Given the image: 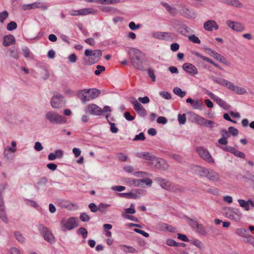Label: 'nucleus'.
Segmentation results:
<instances>
[{
    "mask_svg": "<svg viewBox=\"0 0 254 254\" xmlns=\"http://www.w3.org/2000/svg\"><path fill=\"white\" fill-rule=\"evenodd\" d=\"M128 55L130 63L134 67L141 71L146 70L145 63L146 58L143 53L138 49L131 48L128 51Z\"/></svg>",
    "mask_w": 254,
    "mask_h": 254,
    "instance_id": "nucleus-1",
    "label": "nucleus"
},
{
    "mask_svg": "<svg viewBox=\"0 0 254 254\" xmlns=\"http://www.w3.org/2000/svg\"><path fill=\"white\" fill-rule=\"evenodd\" d=\"M136 156L139 158L146 160L154 161L156 167L158 169L166 170L168 166L166 164L165 161L162 159L158 158L148 152H137Z\"/></svg>",
    "mask_w": 254,
    "mask_h": 254,
    "instance_id": "nucleus-2",
    "label": "nucleus"
},
{
    "mask_svg": "<svg viewBox=\"0 0 254 254\" xmlns=\"http://www.w3.org/2000/svg\"><path fill=\"white\" fill-rule=\"evenodd\" d=\"M212 79L216 83L226 87L229 90L234 91L238 94L242 95L246 93V90L244 88L236 86L232 82L224 78L213 77Z\"/></svg>",
    "mask_w": 254,
    "mask_h": 254,
    "instance_id": "nucleus-3",
    "label": "nucleus"
},
{
    "mask_svg": "<svg viewBox=\"0 0 254 254\" xmlns=\"http://www.w3.org/2000/svg\"><path fill=\"white\" fill-rule=\"evenodd\" d=\"M84 55L86 57H89V62L91 64L97 63L100 60L102 55V52L100 50L86 49L84 52Z\"/></svg>",
    "mask_w": 254,
    "mask_h": 254,
    "instance_id": "nucleus-4",
    "label": "nucleus"
},
{
    "mask_svg": "<svg viewBox=\"0 0 254 254\" xmlns=\"http://www.w3.org/2000/svg\"><path fill=\"white\" fill-rule=\"evenodd\" d=\"M45 118L53 124H61L66 122V119L64 117L60 115L54 111L48 112L46 114Z\"/></svg>",
    "mask_w": 254,
    "mask_h": 254,
    "instance_id": "nucleus-5",
    "label": "nucleus"
},
{
    "mask_svg": "<svg viewBox=\"0 0 254 254\" xmlns=\"http://www.w3.org/2000/svg\"><path fill=\"white\" fill-rule=\"evenodd\" d=\"M126 183L129 186L133 187H142L144 184L147 186H151L152 181L149 178L144 179H135L132 178L126 179Z\"/></svg>",
    "mask_w": 254,
    "mask_h": 254,
    "instance_id": "nucleus-6",
    "label": "nucleus"
},
{
    "mask_svg": "<svg viewBox=\"0 0 254 254\" xmlns=\"http://www.w3.org/2000/svg\"><path fill=\"white\" fill-rule=\"evenodd\" d=\"M38 229L45 240L51 244H53L55 242V239L52 233L47 227L40 224L38 226Z\"/></svg>",
    "mask_w": 254,
    "mask_h": 254,
    "instance_id": "nucleus-7",
    "label": "nucleus"
},
{
    "mask_svg": "<svg viewBox=\"0 0 254 254\" xmlns=\"http://www.w3.org/2000/svg\"><path fill=\"white\" fill-rule=\"evenodd\" d=\"M48 6L47 3L41 1H36L30 4H23L21 8L23 10H27L32 9L39 8L42 10H46L48 9Z\"/></svg>",
    "mask_w": 254,
    "mask_h": 254,
    "instance_id": "nucleus-8",
    "label": "nucleus"
},
{
    "mask_svg": "<svg viewBox=\"0 0 254 254\" xmlns=\"http://www.w3.org/2000/svg\"><path fill=\"white\" fill-rule=\"evenodd\" d=\"M130 102L133 104L134 110L141 117H145L147 114V111L142 105L133 97L129 98Z\"/></svg>",
    "mask_w": 254,
    "mask_h": 254,
    "instance_id": "nucleus-9",
    "label": "nucleus"
},
{
    "mask_svg": "<svg viewBox=\"0 0 254 254\" xmlns=\"http://www.w3.org/2000/svg\"><path fill=\"white\" fill-rule=\"evenodd\" d=\"M61 225L63 231L71 230L78 226L76 219L74 217L69 218L67 220H63L61 221Z\"/></svg>",
    "mask_w": 254,
    "mask_h": 254,
    "instance_id": "nucleus-10",
    "label": "nucleus"
},
{
    "mask_svg": "<svg viewBox=\"0 0 254 254\" xmlns=\"http://www.w3.org/2000/svg\"><path fill=\"white\" fill-rule=\"evenodd\" d=\"M196 151L200 157L204 160L211 163H213L214 162V159L206 148L202 147H198L196 148Z\"/></svg>",
    "mask_w": 254,
    "mask_h": 254,
    "instance_id": "nucleus-11",
    "label": "nucleus"
},
{
    "mask_svg": "<svg viewBox=\"0 0 254 254\" xmlns=\"http://www.w3.org/2000/svg\"><path fill=\"white\" fill-rule=\"evenodd\" d=\"M205 50L208 52L210 56L226 65H230V62L223 56L211 48H207Z\"/></svg>",
    "mask_w": 254,
    "mask_h": 254,
    "instance_id": "nucleus-12",
    "label": "nucleus"
},
{
    "mask_svg": "<svg viewBox=\"0 0 254 254\" xmlns=\"http://www.w3.org/2000/svg\"><path fill=\"white\" fill-rule=\"evenodd\" d=\"M64 97L62 95L57 94L54 96L51 100V104L53 108L59 109L64 104Z\"/></svg>",
    "mask_w": 254,
    "mask_h": 254,
    "instance_id": "nucleus-13",
    "label": "nucleus"
},
{
    "mask_svg": "<svg viewBox=\"0 0 254 254\" xmlns=\"http://www.w3.org/2000/svg\"><path fill=\"white\" fill-rule=\"evenodd\" d=\"M86 113L94 115H101L103 113V110L95 104L88 105L86 107Z\"/></svg>",
    "mask_w": 254,
    "mask_h": 254,
    "instance_id": "nucleus-14",
    "label": "nucleus"
},
{
    "mask_svg": "<svg viewBox=\"0 0 254 254\" xmlns=\"http://www.w3.org/2000/svg\"><path fill=\"white\" fill-rule=\"evenodd\" d=\"M195 120L196 123L200 126H205L206 127H210L211 128L212 127V125L214 124V123L210 120H208L206 119L201 116L198 115H196L195 117Z\"/></svg>",
    "mask_w": 254,
    "mask_h": 254,
    "instance_id": "nucleus-15",
    "label": "nucleus"
},
{
    "mask_svg": "<svg viewBox=\"0 0 254 254\" xmlns=\"http://www.w3.org/2000/svg\"><path fill=\"white\" fill-rule=\"evenodd\" d=\"M143 190L141 189H136L134 192H130L128 193H120L119 195L120 196L124 197L126 198L136 199L139 197Z\"/></svg>",
    "mask_w": 254,
    "mask_h": 254,
    "instance_id": "nucleus-16",
    "label": "nucleus"
},
{
    "mask_svg": "<svg viewBox=\"0 0 254 254\" xmlns=\"http://www.w3.org/2000/svg\"><path fill=\"white\" fill-rule=\"evenodd\" d=\"M182 67L185 71L190 74H197L198 73L197 68L191 64L186 63L183 64Z\"/></svg>",
    "mask_w": 254,
    "mask_h": 254,
    "instance_id": "nucleus-17",
    "label": "nucleus"
},
{
    "mask_svg": "<svg viewBox=\"0 0 254 254\" xmlns=\"http://www.w3.org/2000/svg\"><path fill=\"white\" fill-rule=\"evenodd\" d=\"M203 28L206 31H211L213 28L215 30H218L219 26L214 20H209L204 23Z\"/></svg>",
    "mask_w": 254,
    "mask_h": 254,
    "instance_id": "nucleus-18",
    "label": "nucleus"
},
{
    "mask_svg": "<svg viewBox=\"0 0 254 254\" xmlns=\"http://www.w3.org/2000/svg\"><path fill=\"white\" fill-rule=\"evenodd\" d=\"M155 181L163 189L169 190L171 189V183L169 181L160 177H157Z\"/></svg>",
    "mask_w": 254,
    "mask_h": 254,
    "instance_id": "nucleus-19",
    "label": "nucleus"
},
{
    "mask_svg": "<svg viewBox=\"0 0 254 254\" xmlns=\"http://www.w3.org/2000/svg\"><path fill=\"white\" fill-rule=\"evenodd\" d=\"M182 14L190 19H193L195 18L196 14V13L190 10L187 7H183L182 9Z\"/></svg>",
    "mask_w": 254,
    "mask_h": 254,
    "instance_id": "nucleus-20",
    "label": "nucleus"
},
{
    "mask_svg": "<svg viewBox=\"0 0 254 254\" xmlns=\"http://www.w3.org/2000/svg\"><path fill=\"white\" fill-rule=\"evenodd\" d=\"M186 102L188 103H190L194 109H200L203 106L201 101L198 100H192L190 98H188L186 100Z\"/></svg>",
    "mask_w": 254,
    "mask_h": 254,
    "instance_id": "nucleus-21",
    "label": "nucleus"
},
{
    "mask_svg": "<svg viewBox=\"0 0 254 254\" xmlns=\"http://www.w3.org/2000/svg\"><path fill=\"white\" fill-rule=\"evenodd\" d=\"M206 178L210 181L213 182H217L220 180L219 174L212 170H209V173H207Z\"/></svg>",
    "mask_w": 254,
    "mask_h": 254,
    "instance_id": "nucleus-22",
    "label": "nucleus"
},
{
    "mask_svg": "<svg viewBox=\"0 0 254 254\" xmlns=\"http://www.w3.org/2000/svg\"><path fill=\"white\" fill-rule=\"evenodd\" d=\"M194 55L195 56L202 59L203 61H205L211 64H213L216 67H217L221 70L223 69L222 68L219 64H218L216 63H215V62H214L211 59L202 56L199 53L195 52H194Z\"/></svg>",
    "mask_w": 254,
    "mask_h": 254,
    "instance_id": "nucleus-23",
    "label": "nucleus"
},
{
    "mask_svg": "<svg viewBox=\"0 0 254 254\" xmlns=\"http://www.w3.org/2000/svg\"><path fill=\"white\" fill-rule=\"evenodd\" d=\"M84 92L88 93L91 100L97 98L101 93V91L97 89H84Z\"/></svg>",
    "mask_w": 254,
    "mask_h": 254,
    "instance_id": "nucleus-24",
    "label": "nucleus"
},
{
    "mask_svg": "<svg viewBox=\"0 0 254 254\" xmlns=\"http://www.w3.org/2000/svg\"><path fill=\"white\" fill-rule=\"evenodd\" d=\"M15 42L14 37L12 35L5 36L3 37V45L7 47Z\"/></svg>",
    "mask_w": 254,
    "mask_h": 254,
    "instance_id": "nucleus-25",
    "label": "nucleus"
},
{
    "mask_svg": "<svg viewBox=\"0 0 254 254\" xmlns=\"http://www.w3.org/2000/svg\"><path fill=\"white\" fill-rule=\"evenodd\" d=\"M77 95L83 104H85L87 102L91 100L89 98V96L88 95V93L84 92V90L80 91Z\"/></svg>",
    "mask_w": 254,
    "mask_h": 254,
    "instance_id": "nucleus-26",
    "label": "nucleus"
},
{
    "mask_svg": "<svg viewBox=\"0 0 254 254\" xmlns=\"http://www.w3.org/2000/svg\"><path fill=\"white\" fill-rule=\"evenodd\" d=\"M79 15H86L89 14H95L97 13V11L92 8H86L79 9Z\"/></svg>",
    "mask_w": 254,
    "mask_h": 254,
    "instance_id": "nucleus-27",
    "label": "nucleus"
},
{
    "mask_svg": "<svg viewBox=\"0 0 254 254\" xmlns=\"http://www.w3.org/2000/svg\"><path fill=\"white\" fill-rule=\"evenodd\" d=\"M225 215L226 217L234 220L236 222V218L234 216V214L233 212V208L231 207H228L225 209Z\"/></svg>",
    "mask_w": 254,
    "mask_h": 254,
    "instance_id": "nucleus-28",
    "label": "nucleus"
},
{
    "mask_svg": "<svg viewBox=\"0 0 254 254\" xmlns=\"http://www.w3.org/2000/svg\"><path fill=\"white\" fill-rule=\"evenodd\" d=\"M214 101L225 110H227L230 108V106L229 105H228L226 102L218 96Z\"/></svg>",
    "mask_w": 254,
    "mask_h": 254,
    "instance_id": "nucleus-29",
    "label": "nucleus"
},
{
    "mask_svg": "<svg viewBox=\"0 0 254 254\" xmlns=\"http://www.w3.org/2000/svg\"><path fill=\"white\" fill-rule=\"evenodd\" d=\"M162 4L166 8V10L172 15H175L177 13V9L171 7L169 4L165 2H162Z\"/></svg>",
    "mask_w": 254,
    "mask_h": 254,
    "instance_id": "nucleus-30",
    "label": "nucleus"
},
{
    "mask_svg": "<svg viewBox=\"0 0 254 254\" xmlns=\"http://www.w3.org/2000/svg\"><path fill=\"white\" fill-rule=\"evenodd\" d=\"M241 207H243L245 210L249 211L250 210V206L249 205V200L246 201L244 199H239L238 200Z\"/></svg>",
    "mask_w": 254,
    "mask_h": 254,
    "instance_id": "nucleus-31",
    "label": "nucleus"
},
{
    "mask_svg": "<svg viewBox=\"0 0 254 254\" xmlns=\"http://www.w3.org/2000/svg\"><path fill=\"white\" fill-rule=\"evenodd\" d=\"M195 229L196 230V231L199 233V234L202 236L206 235V231L202 224H199Z\"/></svg>",
    "mask_w": 254,
    "mask_h": 254,
    "instance_id": "nucleus-32",
    "label": "nucleus"
},
{
    "mask_svg": "<svg viewBox=\"0 0 254 254\" xmlns=\"http://www.w3.org/2000/svg\"><path fill=\"white\" fill-rule=\"evenodd\" d=\"M197 172L199 176L206 178L207 173H209V169L206 168L199 167L198 168Z\"/></svg>",
    "mask_w": 254,
    "mask_h": 254,
    "instance_id": "nucleus-33",
    "label": "nucleus"
},
{
    "mask_svg": "<svg viewBox=\"0 0 254 254\" xmlns=\"http://www.w3.org/2000/svg\"><path fill=\"white\" fill-rule=\"evenodd\" d=\"M161 227L163 230H165L170 232H175L176 230V228L166 223H162L161 224Z\"/></svg>",
    "mask_w": 254,
    "mask_h": 254,
    "instance_id": "nucleus-34",
    "label": "nucleus"
},
{
    "mask_svg": "<svg viewBox=\"0 0 254 254\" xmlns=\"http://www.w3.org/2000/svg\"><path fill=\"white\" fill-rule=\"evenodd\" d=\"M173 92L176 95L181 98L184 97L186 95V92L185 91H183L179 87H175L173 89Z\"/></svg>",
    "mask_w": 254,
    "mask_h": 254,
    "instance_id": "nucleus-35",
    "label": "nucleus"
},
{
    "mask_svg": "<svg viewBox=\"0 0 254 254\" xmlns=\"http://www.w3.org/2000/svg\"><path fill=\"white\" fill-rule=\"evenodd\" d=\"M229 5L235 6L237 8H242L243 5L239 0H230Z\"/></svg>",
    "mask_w": 254,
    "mask_h": 254,
    "instance_id": "nucleus-36",
    "label": "nucleus"
},
{
    "mask_svg": "<svg viewBox=\"0 0 254 254\" xmlns=\"http://www.w3.org/2000/svg\"><path fill=\"white\" fill-rule=\"evenodd\" d=\"M233 212L236 218V222L240 221L242 216V214L241 211L239 209L233 208Z\"/></svg>",
    "mask_w": 254,
    "mask_h": 254,
    "instance_id": "nucleus-37",
    "label": "nucleus"
},
{
    "mask_svg": "<svg viewBox=\"0 0 254 254\" xmlns=\"http://www.w3.org/2000/svg\"><path fill=\"white\" fill-rule=\"evenodd\" d=\"M236 233L238 235L241 236L244 238H246L248 236L247 235V231L244 228H239L236 229Z\"/></svg>",
    "mask_w": 254,
    "mask_h": 254,
    "instance_id": "nucleus-38",
    "label": "nucleus"
},
{
    "mask_svg": "<svg viewBox=\"0 0 254 254\" xmlns=\"http://www.w3.org/2000/svg\"><path fill=\"white\" fill-rule=\"evenodd\" d=\"M8 17V12L7 10H4L0 13V22L3 23L5 19Z\"/></svg>",
    "mask_w": 254,
    "mask_h": 254,
    "instance_id": "nucleus-39",
    "label": "nucleus"
},
{
    "mask_svg": "<svg viewBox=\"0 0 254 254\" xmlns=\"http://www.w3.org/2000/svg\"><path fill=\"white\" fill-rule=\"evenodd\" d=\"M17 25L14 21H11L7 25V29L9 31H12L17 28Z\"/></svg>",
    "mask_w": 254,
    "mask_h": 254,
    "instance_id": "nucleus-40",
    "label": "nucleus"
},
{
    "mask_svg": "<svg viewBox=\"0 0 254 254\" xmlns=\"http://www.w3.org/2000/svg\"><path fill=\"white\" fill-rule=\"evenodd\" d=\"M14 234L16 240L19 242L23 243L25 241L24 237L19 232H15Z\"/></svg>",
    "mask_w": 254,
    "mask_h": 254,
    "instance_id": "nucleus-41",
    "label": "nucleus"
},
{
    "mask_svg": "<svg viewBox=\"0 0 254 254\" xmlns=\"http://www.w3.org/2000/svg\"><path fill=\"white\" fill-rule=\"evenodd\" d=\"M232 154H233L236 156H237V157L241 158H245V157L246 156L244 153H243L241 151H240L235 148H234Z\"/></svg>",
    "mask_w": 254,
    "mask_h": 254,
    "instance_id": "nucleus-42",
    "label": "nucleus"
},
{
    "mask_svg": "<svg viewBox=\"0 0 254 254\" xmlns=\"http://www.w3.org/2000/svg\"><path fill=\"white\" fill-rule=\"evenodd\" d=\"M188 219L189 225L194 229H195L197 227V226L199 224L197 221L190 218H188Z\"/></svg>",
    "mask_w": 254,
    "mask_h": 254,
    "instance_id": "nucleus-43",
    "label": "nucleus"
},
{
    "mask_svg": "<svg viewBox=\"0 0 254 254\" xmlns=\"http://www.w3.org/2000/svg\"><path fill=\"white\" fill-rule=\"evenodd\" d=\"M3 155L4 158H6L7 160H12L14 156V155L9 152L8 150H4Z\"/></svg>",
    "mask_w": 254,
    "mask_h": 254,
    "instance_id": "nucleus-44",
    "label": "nucleus"
},
{
    "mask_svg": "<svg viewBox=\"0 0 254 254\" xmlns=\"http://www.w3.org/2000/svg\"><path fill=\"white\" fill-rule=\"evenodd\" d=\"M96 68L97 69L94 71V73L96 75H100L101 72L105 70V67L102 65H98Z\"/></svg>",
    "mask_w": 254,
    "mask_h": 254,
    "instance_id": "nucleus-45",
    "label": "nucleus"
},
{
    "mask_svg": "<svg viewBox=\"0 0 254 254\" xmlns=\"http://www.w3.org/2000/svg\"><path fill=\"white\" fill-rule=\"evenodd\" d=\"M110 206L109 204H104L101 203L98 205V209L99 211H100L101 212H105L107 208Z\"/></svg>",
    "mask_w": 254,
    "mask_h": 254,
    "instance_id": "nucleus-46",
    "label": "nucleus"
},
{
    "mask_svg": "<svg viewBox=\"0 0 254 254\" xmlns=\"http://www.w3.org/2000/svg\"><path fill=\"white\" fill-rule=\"evenodd\" d=\"M80 220L83 222H88L89 221L90 217L86 213H82L80 216Z\"/></svg>",
    "mask_w": 254,
    "mask_h": 254,
    "instance_id": "nucleus-47",
    "label": "nucleus"
},
{
    "mask_svg": "<svg viewBox=\"0 0 254 254\" xmlns=\"http://www.w3.org/2000/svg\"><path fill=\"white\" fill-rule=\"evenodd\" d=\"M189 39L190 41L191 42H192L194 43H196V44L200 43V41L199 39V38L194 35H190V36H189Z\"/></svg>",
    "mask_w": 254,
    "mask_h": 254,
    "instance_id": "nucleus-48",
    "label": "nucleus"
},
{
    "mask_svg": "<svg viewBox=\"0 0 254 254\" xmlns=\"http://www.w3.org/2000/svg\"><path fill=\"white\" fill-rule=\"evenodd\" d=\"M162 40H169L172 39V34L169 32H162Z\"/></svg>",
    "mask_w": 254,
    "mask_h": 254,
    "instance_id": "nucleus-49",
    "label": "nucleus"
},
{
    "mask_svg": "<svg viewBox=\"0 0 254 254\" xmlns=\"http://www.w3.org/2000/svg\"><path fill=\"white\" fill-rule=\"evenodd\" d=\"M88 207L92 212H97L99 211L98 206H97L95 203H91L88 205Z\"/></svg>",
    "mask_w": 254,
    "mask_h": 254,
    "instance_id": "nucleus-50",
    "label": "nucleus"
},
{
    "mask_svg": "<svg viewBox=\"0 0 254 254\" xmlns=\"http://www.w3.org/2000/svg\"><path fill=\"white\" fill-rule=\"evenodd\" d=\"M178 121L180 124H184L186 122V114H183L182 115L179 114L178 115Z\"/></svg>",
    "mask_w": 254,
    "mask_h": 254,
    "instance_id": "nucleus-51",
    "label": "nucleus"
},
{
    "mask_svg": "<svg viewBox=\"0 0 254 254\" xmlns=\"http://www.w3.org/2000/svg\"><path fill=\"white\" fill-rule=\"evenodd\" d=\"M229 134H231L233 136H237L238 134V130L233 127H230L228 128Z\"/></svg>",
    "mask_w": 254,
    "mask_h": 254,
    "instance_id": "nucleus-52",
    "label": "nucleus"
},
{
    "mask_svg": "<svg viewBox=\"0 0 254 254\" xmlns=\"http://www.w3.org/2000/svg\"><path fill=\"white\" fill-rule=\"evenodd\" d=\"M152 36L154 38L158 39V40H162V32H154L152 33Z\"/></svg>",
    "mask_w": 254,
    "mask_h": 254,
    "instance_id": "nucleus-53",
    "label": "nucleus"
},
{
    "mask_svg": "<svg viewBox=\"0 0 254 254\" xmlns=\"http://www.w3.org/2000/svg\"><path fill=\"white\" fill-rule=\"evenodd\" d=\"M79 232L80 234L82 235V238L83 239L86 238L87 237L88 232L87 230L83 227H81L79 229Z\"/></svg>",
    "mask_w": 254,
    "mask_h": 254,
    "instance_id": "nucleus-54",
    "label": "nucleus"
},
{
    "mask_svg": "<svg viewBox=\"0 0 254 254\" xmlns=\"http://www.w3.org/2000/svg\"><path fill=\"white\" fill-rule=\"evenodd\" d=\"M234 27L235 29H234V30L236 31L241 32L243 31L244 29V28L242 24L239 22H236Z\"/></svg>",
    "mask_w": 254,
    "mask_h": 254,
    "instance_id": "nucleus-55",
    "label": "nucleus"
},
{
    "mask_svg": "<svg viewBox=\"0 0 254 254\" xmlns=\"http://www.w3.org/2000/svg\"><path fill=\"white\" fill-rule=\"evenodd\" d=\"M140 27V24H138L135 25V23L133 21L130 22L129 24V27L132 30H135L136 29H139Z\"/></svg>",
    "mask_w": 254,
    "mask_h": 254,
    "instance_id": "nucleus-56",
    "label": "nucleus"
},
{
    "mask_svg": "<svg viewBox=\"0 0 254 254\" xmlns=\"http://www.w3.org/2000/svg\"><path fill=\"white\" fill-rule=\"evenodd\" d=\"M160 95L162 97L166 99H168V100L171 99V97H172L171 94L168 92H165V91L161 92H160Z\"/></svg>",
    "mask_w": 254,
    "mask_h": 254,
    "instance_id": "nucleus-57",
    "label": "nucleus"
},
{
    "mask_svg": "<svg viewBox=\"0 0 254 254\" xmlns=\"http://www.w3.org/2000/svg\"><path fill=\"white\" fill-rule=\"evenodd\" d=\"M68 61L71 63H74L76 62L77 58L75 54H71L68 57Z\"/></svg>",
    "mask_w": 254,
    "mask_h": 254,
    "instance_id": "nucleus-58",
    "label": "nucleus"
},
{
    "mask_svg": "<svg viewBox=\"0 0 254 254\" xmlns=\"http://www.w3.org/2000/svg\"><path fill=\"white\" fill-rule=\"evenodd\" d=\"M148 73L149 76L151 78L152 81L153 82H155L156 80V77L154 74L153 70L151 68H149L148 70Z\"/></svg>",
    "mask_w": 254,
    "mask_h": 254,
    "instance_id": "nucleus-59",
    "label": "nucleus"
},
{
    "mask_svg": "<svg viewBox=\"0 0 254 254\" xmlns=\"http://www.w3.org/2000/svg\"><path fill=\"white\" fill-rule=\"evenodd\" d=\"M145 137L143 132H141L139 133L138 135H135V137L133 139V140L136 141L138 140H145Z\"/></svg>",
    "mask_w": 254,
    "mask_h": 254,
    "instance_id": "nucleus-60",
    "label": "nucleus"
},
{
    "mask_svg": "<svg viewBox=\"0 0 254 254\" xmlns=\"http://www.w3.org/2000/svg\"><path fill=\"white\" fill-rule=\"evenodd\" d=\"M7 254H20V253L17 248L13 247L9 250Z\"/></svg>",
    "mask_w": 254,
    "mask_h": 254,
    "instance_id": "nucleus-61",
    "label": "nucleus"
},
{
    "mask_svg": "<svg viewBox=\"0 0 254 254\" xmlns=\"http://www.w3.org/2000/svg\"><path fill=\"white\" fill-rule=\"evenodd\" d=\"M43 147L40 142L37 141L35 143L34 149L37 151H40L43 149Z\"/></svg>",
    "mask_w": 254,
    "mask_h": 254,
    "instance_id": "nucleus-62",
    "label": "nucleus"
},
{
    "mask_svg": "<svg viewBox=\"0 0 254 254\" xmlns=\"http://www.w3.org/2000/svg\"><path fill=\"white\" fill-rule=\"evenodd\" d=\"M124 116H125V118L126 119V120L127 121H133L134 119V117L130 115V113L128 112H126L124 114Z\"/></svg>",
    "mask_w": 254,
    "mask_h": 254,
    "instance_id": "nucleus-63",
    "label": "nucleus"
},
{
    "mask_svg": "<svg viewBox=\"0 0 254 254\" xmlns=\"http://www.w3.org/2000/svg\"><path fill=\"white\" fill-rule=\"evenodd\" d=\"M138 100L142 104L148 103L150 101L149 98L147 96H145L144 97H139Z\"/></svg>",
    "mask_w": 254,
    "mask_h": 254,
    "instance_id": "nucleus-64",
    "label": "nucleus"
}]
</instances>
